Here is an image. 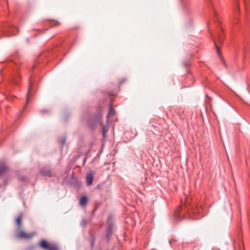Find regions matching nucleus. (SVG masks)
<instances>
[{"instance_id": "1", "label": "nucleus", "mask_w": 250, "mask_h": 250, "mask_svg": "<svg viewBox=\"0 0 250 250\" xmlns=\"http://www.w3.org/2000/svg\"><path fill=\"white\" fill-rule=\"evenodd\" d=\"M40 246L45 250H60L58 245L55 243H49L45 240L40 241Z\"/></svg>"}, {"instance_id": "2", "label": "nucleus", "mask_w": 250, "mask_h": 250, "mask_svg": "<svg viewBox=\"0 0 250 250\" xmlns=\"http://www.w3.org/2000/svg\"><path fill=\"white\" fill-rule=\"evenodd\" d=\"M4 30V32H6L5 33V36L15 35L16 34L15 31L18 32V28L11 24H6Z\"/></svg>"}, {"instance_id": "3", "label": "nucleus", "mask_w": 250, "mask_h": 250, "mask_svg": "<svg viewBox=\"0 0 250 250\" xmlns=\"http://www.w3.org/2000/svg\"><path fill=\"white\" fill-rule=\"evenodd\" d=\"M35 234V232L27 233L23 230H20L16 234V237L18 239H30L34 236Z\"/></svg>"}, {"instance_id": "4", "label": "nucleus", "mask_w": 250, "mask_h": 250, "mask_svg": "<svg viewBox=\"0 0 250 250\" xmlns=\"http://www.w3.org/2000/svg\"><path fill=\"white\" fill-rule=\"evenodd\" d=\"M174 217L177 220H180L181 218L187 217L186 211L184 210L182 206H179L175 210L174 213Z\"/></svg>"}, {"instance_id": "5", "label": "nucleus", "mask_w": 250, "mask_h": 250, "mask_svg": "<svg viewBox=\"0 0 250 250\" xmlns=\"http://www.w3.org/2000/svg\"><path fill=\"white\" fill-rule=\"evenodd\" d=\"M202 208L197 204L195 205L194 207H189V208L187 209L186 212L189 215H190V211L194 214H200L202 213Z\"/></svg>"}, {"instance_id": "6", "label": "nucleus", "mask_w": 250, "mask_h": 250, "mask_svg": "<svg viewBox=\"0 0 250 250\" xmlns=\"http://www.w3.org/2000/svg\"><path fill=\"white\" fill-rule=\"evenodd\" d=\"M9 170V167L4 162L0 161V177L6 173Z\"/></svg>"}, {"instance_id": "7", "label": "nucleus", "mask_w": 250, "mask_h": 250, "mask_svg": "<svg viewBox=\"0 0 250 250\" xmlns=\"http://www.w3.org/2000/svg\"><path fill=\"white\" fill-rule=\"evenodd\" d=\"M94 178V174L92 171H89L86 175V184L90 186L92 184Z\"/></svg>"}, {"instance_id": "8", "label": "nucleus", "mask_w": 250, "mask_h": 250, "mask_svg": "<svg viewBox=\"0 0 250 250\" xmlns=\"http://www.w3.org/2000/svg\"><path fill=\"white\" fill-rule=\"evenodd\" d=\"M112 229H113V224L112 223H108V226L106 229V237L107 238V242H109L111 236L112 234Z\"/></svg>"}, {"instance_id": "9", "label": "nucleus", "mask_w": 250, "mask_h": 250, "mask_svg": "<svg viewBox=\"0 0 250 250\" xmlns=\"http://www.w3.org/2000/svg\"><path fill=\"white\" fill-rule=\"evenodd\" d=\"M40 173L42 175L44 176H47L50 177L52 176L51 171L49 168H42L41 169Z\"/></svg>"}, {"instance_id": "10", "label": "nucleus", "mask_w": 250, "mask_h": 250, "mask_svg": "<svg viewBox=\"0 0 250 250\" xmlns=\"http://www.w3.org/2000/svg\"><path fill=\"white\" fill-rule=\"evenodd\" d=\"M116 112L114 108L113 107L112 105L110 104L109 105V112L108 113V114L107 115L106 117V120L107 122H109V118L111 116H113L115 115Z\"/></svg>"}, {"instance_id": "11", "label": "nucleus", "mask_w": 250, "mask_h": 250, "mask_svg": "<svg viewBox=\"0 0 250 250\" xmlns=\"http://www.w3.org/2000/svg\"><path fill=\"white\" fill-rule=\"evenodd\" d=\"M235 0V6L234 7V23H236V21L237 19L238 15L239 14V5L237 0Z\"/></svg>"}, {"instance_id": "12", "label": "nucleus", "mask_w": 250, "mask_h": 250, "mask_svg": "<svg viewBox=\"0 0 250 250\" xmlns=\"http://www.w3.org/2000/svg\"><path fill=\"white\" fill-rule=\"evenodd\" d=\"M22 214H20L18 215V216L17 217L16 222V224L18 227V229H20L21 228V225H22Z\"/></svg>"}, {"instance_id": "13", "label": "nucleus", "mask_w": 250, "mask_h": 250, "mask_svg": "<svg viewBox=\"0 0 250 250\" xmlns=\"http://www.w3.org/2000/svg\"><path fill=\"white\" fill-rule=\"evenodd\" d=\"M87 202V198L85 195L83 196L80 199V205L81 206H84L86 205Z\"/></svg>"}, {"instance_id": "14", "label": "nucleus", "mask_w": 250, "mask_h": 250, "mask_svg": "<svg viewBox=\"0 0 250 250\" xmlns=\"http://www.w3.org/2000/svg\"><path fill=\"white\" fill-rule=\"evenodd\" d=\"M221 32L219 33L218 35V42L219 43L222 44L223 42L224 35L223 29H221Z\"/></svg>"}, {"instance_id": "15", "label": "nucleus", "mask_w": 250, "mask_h": 250, "mask_svg": "<svg viewBox=\"0 0 250 250\" xmlns=\"http://www.w3.org/2000/svg\"><path fill=\"white\" fill-rule=\"evenodd\" d=\"M95 237L94 234H90L89 236V241L90 243L91 248H92L94 246V244L95 243Z\"/></svg>"}, {"instance_id": "16", "label": "nucleus", "mask_w": 250, "mask_h": 250, "mask_svg": "<svg viewBox=\"0 0 250 250\" xmlns=\"http://www.w3.org/2000/svg\"><path fill=\"white\" fill-rule=\"evenodd\" d=\"M108 127L103 125L102 127V133L104 138H105L106 137V133L108 132Z\"/></svg>"}, {"instance_id": "17", "label": "nucleus", "mask_w": 250, "mask_h": 250, "mask_svg": "<svg viewBox=\"0 0 250 250\" xmlns=\"http://www.w3.org/2000/svg\"><path fill=\"white\" fill-rule=\"evenodd\" d=\"M31 79H30V83H29V86H28V93H27V98H26V104L27 103V102H28L29 101V93L31 91V88H32V83H31Z\"/></svg>"}, {"instance_id": "18", "label": "nucleus", "mask_w": 250, "mask_h": 250, "mask_svg": "<svg viewBox=\"0 0 250 250\" xmlns=\"http://www.w3.org/2000/svg\"><path fill=\"white\" fill-rule=\"evenodd\" d=\"M60 24V22L58 21H54L51 23V27L57 26Z\"/></svg>"}, {"instance_id": "19", "label": "nucleus", "mask_w": 250, "mask_h": 250, "mask_svg": "<svg viewBox=\"0 0 250 250\" xmlns=\"http://www.w3.org/2000/svg\"><path fill=\"white\" fill-rule=\"evenodd\" d=\"M212 40H213L214 44H215V45L216 46V50H217V52L219 54V47H218V46L217 45L216 42L215 41L214 37H212Z\"/></svg>"}, {"instance_id": "20", "label": "nucleus", "mask_w": 250, "mask_h": 250, "mask_svg": "<svg viewBox=\"0 0 250 250\" xmlns=\"http://www.w3.org/2000/svg\"><path fill=\"white\" fill-rule=\"evenodd\" d=\"M35 246H30L26 248L24 250H34Z\"/></svg>"}, {"instance_id": "21", "label": "nucleus", "mask_w": 250, "mask_h": 250, "mask_svg": "<svg viewBox=\"0 0 250 250\" xmlns=\"http://www.w3.org/2000/svg\"><path fill=\"white\" fill-rule=\"evenodd\" d=\"M17 79H18V78H17V77H15L13 78V80H12L13 83L16 85L18 84V81Z\"/></svg>"}, {"instance_id": "22", "label": "nucleus", "mask_w": 250, "mask_h": 250, "mask_svg": "<svg viewBox=\"0 0 250 250\" xmlns=\"http://www.w3.org/2000/svg\"><path fill=\"white\" fill-rule=\"evenodd\" d=\"M213 14H214V16L215 17V18L216 19H218V18L217 17V12H216V10L214 8H213Z\"/></svg>"}, {"instance_id": "23", "label": "nucleus", "mask_w": 250, "mask_h": 250, "mask_svg": "<svg viewBox=\"0 0 250 250\" xmlns=\"http://www.w3.org/2000/svg\"><path fill=\"white\" fill-rule=\"evenodd\" d=\"M108 95L110 96H114L115 95V94L114 92H111L108 93Z\"/></svg>"}, {"instance_id": "24", "label": "nucleus", "mask_w": 250, "mask_h": 250, "mask_svg": "<svg viewBox=\"0 0 250 250\" xmlns=\"http://www.w3.org/2000/svg\"><path fill=\"white\" fill-rule=\"evenodd\" d=\"M192 78V75L190 74V75H189L188 76V77H187V80H186V81H188V80L191 79Z\"/></svg>"}, {"instance_id": "25", "label": "nucleus", "mask_w": 250, "mask_h": 250, "mask_svg": "<svg viewBox=\"0 0 250 250\" xmlns=\"http://www.w3.org/2000/svg\"><path fill=\"white\" fill-rule=\"evenodd\" d=\"M193 83V82H192L191 83V84H188V85H186L185 86H186V87H188V86H189L190 85H191V84Z\"/></svg>"}, {"instance_id": "26", "label": "nucleus", "mask_w": 250, "mask_h": 250, "mask_svg": "<svg viewBox=\"0 0 250 250\" xmlns=\"http://www.w3.org/2000/svg\"><path fill=\"white\" fill-rule=\"evenodd\" d=\"M99 205L97 203H96L95 208H98Z\"/></svg>"}, {"instance_id": "27", "label": "nucleus", "mask_w": 250, "mask_h": 250, "mask_svg": "<svg viewBox=\"0 0 250 250\" xmlns=\"http://www.w3.org/2000/svg\"><path fill=\"white\" fill-rule=\"evenodd\" d=\"M20 180L21 181H23L24 179V178H23V177H20Z\"/></svg>"}, {"instance_id": "28", "label": "nucleus", "mask_w": 250, "mask_h": 250, "mask_svg": "<svg viewBox=\"0 0 250 250\" xmlns=\"http://www.w3.org/2000/svg\"><path fill=\"white\" fill-rule=\"evenodd\" d=\"M97 208H95L94 209H93V212H94V211H95L96 210H97Z\"/></svg>"}, {"instance_id": "29", "label": "nucleus", "mask_w": 250, "mask_h": 250, "mask_svg": "<svg viewBox=\"0 0 250 250\" xmlns=\"http://www.w3.org/2000/svg\"><path fill=\"white\" fill-rule=\"evenodd\" d=\"M97 208H95L94 209H93V212H94V211H95L96 210H97Z\"/></svg>"}, {"instance_id": "30", "label": "nucleus", "mask_w": 250, "mask_h": 250, "mask_svg": "<svg viewBox=\"0 0 250 250\" xmlns=\"http://www.w3.org/2000/svg\"><path fill=\"white\" fill-rule=\"evenodd\" d=\"M64 142H65V140H64L63 141V142H62V145L64 144Z\"/></svg>"}, {"instance_id": "31", "label": "nucleus", "mask_w": 250, "mask_h": 250, "mask_svg": "<svg viewBox=\"0 0 250 250\" xmlns=\"http://www.w3.org/2000/svg\"><path fill=\"white\" fill-rule=\"evenodd\" d=\"M90 127H91V128H93V127H94V126H93V125H91V126H90Z\"/></svg>"}, {"instance_id": "32", "label": "nucleus", "mask_w": 250, "mask_h": 250, "mask_svg": "<svg viewBox=\"0 0 250 250\" xmlns=\"http://www.w3.org/2000/svg\"><path fill=\"white\" fill-rule=\"evenodd\" d=\"M1 71H2V70H0V73L1 72Z\"/></svg>"}]
</instances>
